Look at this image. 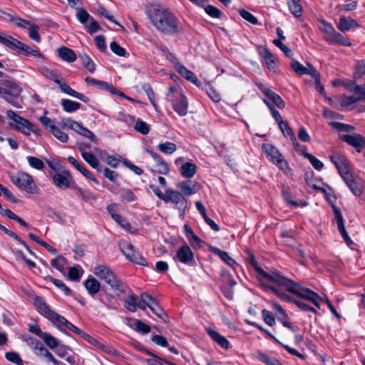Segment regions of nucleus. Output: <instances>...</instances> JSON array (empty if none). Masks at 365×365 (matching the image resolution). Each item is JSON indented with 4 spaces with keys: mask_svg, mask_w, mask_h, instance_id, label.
Here are the masks:
<instances>
[{
    "mask_svg": "<svg viewBox=\"0 0 365 365\" xmlns=\"http://www.w3.org/2000/svg\"><path fill=\"white\" fill-rule=\"evenodd\" d=\"M84 287L89 295L94 297L100 290L101 284L96 278L90 275L84 282Z\"/></svg>",
    "mask_w": 365,
    "mask_h": 365,
    "instance_id": "393cba45",
    "label": "nucleus"
},
{
    "mask_svg": "<svg viewBox=\"0 0 365 365\" xmlns=\"http://www.w3.org/2000/svg\"><path fill=\"white\" fill-rule=\"evenodd\" d=\"M145 14L152 24L159 31L173 35L182 32L178 25V19L168 9L158 4H150L145 8Z\"/></svg>",
    "mask_w": 365,
    "mask_h": 365,
    "instance_id": "f257e3e1",
    "label": "nucleus"
},
{
    "mask_svg": "<svg viewBox=\"0 0 365 365\" xmlns=\"http://www.w3.org/2000/svg\"><path fill=\"white\" fill-rule=\"evenodd\" d=\"M207 334L216 343H217L222 348L227 349L230 347L229 341L222 335L220 334L215 329L209 327L206 329Z\"/></svg>",
    "mask_w": 365,
    "mask_h": 365,
    "instance_id": "b1692460",
    "label": "nucleus"
},
{
    "mask_svg": "<svg viewBox=\"0 0 365 365\" xmlns=\"http://www.w3.org/2000/svg\"><path fill=\"white\" fill-rule=\"evenodd\" d=\"M262 148L270 162L274 164L285 175H289L290 174L291 168L288 162L284 159L277 148L271 144L264 143L262 145Z\"/></svg>",
    "mask_w": 365,
    "mask_h": 365,
    "instance_id": "39448f33",
    "label": "nucleus"
},
{
    "mask_svg": "<svg viewBox=\"0 0 365 365\" xmlns=\"http://www.w3.org/2000/svg\"><path fill=\"white\" fill-rule=\"evenodd\" d=\"M213 252L217 255L222 261L227 265L230 266L235 271L240 267V265L232 259L228 252L221 250L219 248H214Z\"/></svg>",
    "mask_w": 365,
    "mask_h": 365,
    "instance_id": "bb28decb",
    "label": "nucleus"
},
{
    "mask_svg": "<svg viewBox=\"0 0 365 365\" xmlns=\"http://www.w3.org/2000/svg\"><path fill=\"white\" fill-rule=\"evenodd\" d=\"M149 308L154 314L161 319L163 322L167 321L168 316L157 301L153 304H151Z\"/></svg>",
    "mask_w": 365,
    "mask_h": 365,
    "instance_id": "09e8293b",
    "label": "nucleus"
},
{
    "mask_svg": "<svg viewBox=\"0 0 365 365\" xmlns=\"http://www.w3.org/2000/svg\"><path fill=\"white\" fill-rule=\"evenodd\" d=\"M34 305L38 312L43 314L47 319H49L54 311L51 310L48 304L43 300L41 297H36L34 300Z\"/></svg>",
    "mask_w": 365,
    "mask_h": 365,
    "instance_id": "a878e982",
    "label": "nucleus"
},
{
    "mask_svg": "<svg viewBox=\"0 0 365 365\" xmlns=\"http://www.w3.org/2000/svg\"><path fill=\"white\" fill-rule=\"evenodd\" d=\"M249 257L247 260L249 263L254 267L257 274V279L261 284L267 290L270 291L269 286L277 287L276 284L280 279L282 274L274 268H266L263 269L260 267L255 260L254 255L248 251Z\"/></svg>",
    "mask_w": 365,
    "mask_h": 365,
    "instance_id": "f03ea898",
    "label": "nucleus"
},
{
    "mask_svg": "<svg viewBox=\"0 0 365 365\" xmlns=\"http://www.w3.org/2000/svg\"><path fill=\"white\" fill-rule=\"evenodd\" d=\"M276 286L279 289L283 287L287 292L294 294L310 302L314 301L315 299H320V297L317 292L311 290L309 288L302 287L299 284L297 283L291 279H289L283 274L278 280Z\"/></svg>",
    "mask_w": 365,
    "mask_h": 365,
    "instance_id": "7ed1b4c3",
    "label": "nucleus"
},
{
    "mask_svg": "<svg viewBox=\"0 0 365 365\" xmlns=\"http://www.w3.org/2000/svg\"><path fill=\"white\" fill-rule=\"evenodd\" d=\"M81 156L83 160L89 164V165L98 172L102 171V168L99 164V161L97 158L91 153L81 150Z\"/></svg>",
    "mask_w": 365,
    "mask_h": 365,
    "instance_id": "c85d7f7f",
    "label": "nucleus"
},
{
    "mask_svg": "<svg viewBox=\"0 0 365 365\" xmlns=\"http://www.w3.org/2000/svg\"><path fill=\"white\" fill-rule=\"evenodd\" d=\"M259 89L278 108L282 109L284 108L285 102L274 91L265 86L259 87Z\"/></svg>",
    "mask_w": 365,
    "mask_h": 365,
    "instance_id": "6ab92c4d",
    "label": "nucleus"
},
{
    "mask_svg": "<svg viewBox=\"0 0 365 365\" xmlns=\"http://www.w3.org/2000/svg\"><path fill=\"white\" fill-rule=\"evenodd\" d=\"M353 27H359L356 21L351 18H346L342 16L339 19V22L337 25V28L342 32L347 31Z\"/></svg>",
    "mask_w": 365,
    "mask_h": 365,
    "instance_id": "72a5a7b5",
    "label": "nucleus"
},
{
    "mask_svg": "<svg viewBox=\"0 0 365 365\" xmlns=\"http://www.w3.org/2000/svg\"><path fill=\"white\" fill-rule=\"evenodd\" d=\"M178 187L180 189L184 195L190 196L197 192L194 186H191L190 181L180 182L178 184Z\"/></svg>",
    "mask_w": 365,
    "mask_h": 365,
    "instance_id": "79ce46f5",
    "label": "nucleus"
},
{
    "mask_svg": "<svg viewBox=\"0 0 365 365\" xmlns=\"http://www.w3.org/2000/svg\"><path fill=\"white\" fill-rule=\"evenodd\" d=\"M282 195L284 200L290 207H297L299 206V203L298 202L292 200V193L288 187L283 189Z\"/></svg>",
    "mask_w": 365,
    "mask_h": 365,
    "instance_id": "4d7b16f0",
    "label": "nucleus"
},
{
    "mask_svg": "<svg viewBox=\"0 0 365 365\" xmlns=\"http://www.w3.org/2000/svg\"><path fill=\"white\" fill-rule=\"evenodd\" d=\"M138 297L134 295L133 294H129L124 299V307L128 311L131 312H135L137 309V302Z\"/></svg>",
    "mask_w": 365,
    "mask_h": 365,
    "instance_id": "4c0bfd02",
    "label": "nucleus"
},
{
    "mask_svg": "<svg viewBox=\"0 0 365 365\" xmlns=\"http://www.w3.org/2000/svg\"><path fill=\"white\" fill-rule=\"evenodd\" d=\"M105 282L110 286L113 292L118 293V294L125 293L128 287L126 284L121 281L115 274L105 281Z\"/></svg>",
    "mask_w": 365,
    "mask_h": 365,
    "instance_id": "aec40b11",
    "label": "nucleus"
},
{
    "mask_svg": "<svg viewBox=\"0 0 365 365\" xmlns=\"http://www.w3.org/2000/svg\"><path fill=\"white\" fill-rule=\"evenodd\" d=\"M6 93H2V98L11 103V98L17 97L22 91L21 88L14 81H9L6 83V88H3Z\"/></svg>",
    "mask_w": 365,
    "mask_h": 365,
    "instance_id": "a211bd4d",
    "label": "nucleus"
},
{
    "mask_svg": "<svg viewBox=\"0 0 365 365\" xmlns=\"http://www.w3.org/2000/svg\"><path fill=\"white\" fill-rule=\"evenodd\" d=\"M85 81L89 86L93 88L108 91L112 93H116L115 88L106 81L97 80L91 77H86L85 78ZM117 94L120 96H124V94L122 92H118Z\"/></svg>",
    "mask_w": 365,
    "mask_h": 365,
    "instance_id": "f3484780",
    "label": "nucleus"
},
{
    "mask_svg": "<svg viewBox=\"0 0 365 365\" xmlns=\"http://www.w3.org/2000/svg\"><path fill=\"white\" fill-rule=\"evenodd\" d=\"M59 57L66 62H73L76 59V54L75 52L67 47H61L58 49Z\"/></svg>",
    "mask_w": 365,
    "mask_h": 365,
    "instance_id": "f704fd0d",
    "label": "nucleus"
},
{
    "mask_svg": "<svg viewBox=\"0 0 365 365\" xmlns=\"http://www.w3.org/2000/svg\"><path fill=\"white\" fill-rule=\"evenodd\" d=\"M163 201L175 204L180 212V215L181 217L185 215V210L187 207V201L178 191L168 189L165 191Z\"/></svg>",
    "mask_w": 365,
    "mask_h": 365,
    "instance_id": "6e6552de",
    "label": "nucleus"
},
{
    "mask_svg": "<svg viewBox=\"0 0 365 365\" xmlns=\"http://www.w3.org/2000/svg\"><path fill=\"white\" fill-rule=\"evenodd\" d=\"M257 359L266 365H279L280 363V361L276 358L271 357L262 352L257 353Z\"/></svg>",
    "mask_w": 365,
    "mask_h": 365,
    "instance_id": "de8ad7c7",
    "label": "nucleus"
},
{
    "mask_svg": "<svg viewBox=\"0 0 365 365\" xmlns=\"http://www.w3.org/2000/svg\"><path fill=\"white\" fill-rule=\"evenodd\" d=\"M93 274L104 282L110 278L115 273L106 264H98L93 269Z\"/></svg>",
    "mask_w": 365,
    "mask_h": 365,
    "instance_id": "5701e85b",
    "label": "nucleus"
},
{
    "mask_svg": "<svg viewBox=\"0 0 365 365\" xmlns=\"http://www.w3.org/2000/svg\"><path fill=\"white\" fill-rule=\"evenodd\" d=\"M43 340L44 343L51 349L58 347V340L48 333H44L41 338Z\"/></svg>",
    "mask_w": 365,
    "mask_h": 365,
    "instance_id": "bf43d9fd",
    "label": "nucleus"
},
{
    "mask_svg": "<svg viewBox=\"0 0 365 365\" xmlns=\"http://www.w3.org/2000/svg\"><path fill=\"white\" fill-rule=\"evenodd\" d=\"M11 179L16 186L27 192L34 193L38 190L33 177L26 172H19Z\"/></svg>",
    "mask_w": 365,
    "mask_h": 365,
    "instance_id": "423d86ee",
    "label": "nucleus"
},
{
    "mask_svg": "<svg viewBox=\"0 0 365 365\" xmlns=\"http://www.w3.org/2000/svg\"><path fill=\"white\" fill-rule=\"evenodd\" d=\"M203 7L205 12L212 18L220 19L222 16V12L214 6L205 4Z\"/></svg>",
    "mask_w": 365,
    "mask_h": 365,
    "instance_id": "6e6d98bb",
    "label": "nucleus"
},
{
    "mask_svg": "<svg viewBox=\"0 0 365 365\" xmlns=\"http://www.w3.org/2000/svg\"><path fill=\"white\" fill-rule=\"evenodd\" d=\"M257 359L266 365H279L280 363V361L276 358L271 357L262 352L257 353Z\"/></svg>",
    "mask_w": 365,
    "mask_h": 365,
    "instance_id": "49530a36",
    "label": "nucleus"
},
{
    "mask_svg": "<svg viewBox=\"0 0 365 365\" xmlns=\"http://www.w3.org/2000/svg\"><path fill=\"white\" fill-rule=\"evenodd\" d=\"M68 160L73 165V166L79 170L86 178L89 179L92 182H95L96 184H98V180L93 176L91 173L88 171L87 169L81 166V165L73 158V156H69L68 158Z\"/></svg>",
    "mask_w": 365,
    "mask_h": 365,
    "instance_id": "7c9ffc66",
    "label": "nucleus"
},
{
    "mask_svg": "<svg viewBox=\"0 0 365 365\" xmlns=\"http://www.w3.org/2000/svg\"><path fill=\"white\" fill-rule=\"evenodd\" d=\"M29 31V37L37 43H40L41 39L38 34L39 26L36 24H32L28 29Z\"/></svg>",
    "mask_w": 365,
    "mask_h": 365,
    "instance_id": "338daca9",
    "label": "nucleus"
},
{
    "mask_svg": "<svg viewBox=\"0 0 365 365\" xmlns=\"http://www.w3.org/2000/svg\"><path fill=\"white\" fill-rule=\"evenodd\" d=\"M24 341L33 350L34 354L40 357L43 355L41 349H47L40 341L33 336H24Z\"/></svg>",
    "mask_w": 365,
    "mask_h": 365,
    "instance_id": "4be33fe9",
    "label": "nucleus"
},
{
    "mask_svg": "<svg viewBox=\"0 0 365 365\" xmlns=\"http://www.w3.org/2000/svg\"><path fill=\"white\" fill-rule=\"evenodd\" d=\"M175 68L180 74L181 76L185 78L187 81L192 82V83L197 85L198 80L193 72L188 70L185 66H184L181 63L177 64Z\"/></svg>",
    "mask_w": 365,
    "mask_h": 365,
    "instance_id": "c756f323",
    "label": "nucleus"
},
{
    "mask_svg": "<svg viewBox=\"0 0 365 365\" xmlns=\"http://www.w3.org/2000/svg\"><path fill=\"white\" fill-rule=\"evenodd\" d=\"M339 138L342 141L346 143L348 145L354 147L358 153L361 152L363 148H365V138L360 134L339 135Z\"/></svg>",
    "mask_w": 365,
    "mask_h": 365,
    "instance_id": "ddd939ff",
    "label": "nucleus"
},
{
    "mask_svg": "<svg viewBox=\"0 0 365 365\" xmlns=\"http://www.w3.org/2000/svg\"><path fill=\"white\" fill-rule=\"evenodd\" d=\"M142 89L144 91V92L148 96L152 106L155 108V109L157 110L158 106L155 101V93L154 91L151 87V86L149 83H144L142 86Z\"/></svg>",
    "mask_w": 365,
    "mask_h": 365,
    "instance_id": "864d4df0",
    "label": "nucleus"
},
{
    "mask_svg": "<svg viewBox=\"0 0 365 365\" xmlns=\"http://www.w3.org/2000/svg\"><path fill=\"white\" fill-rule=\"evenodd\" d=\"M76 19L78 21L83 24L86 25L88 21H89L91 19H92V16L88 14V12L83 8H76Z\"/></svg>",
    "mask_w": 365,
    "mask_h": 365,
    "instance_id": "c03bdc74",
    "label": "nucleus"
},
{
    "mask_svg": "<svg viewBox=\"0 0 365 365\" xmlns=\"http://www.w3.org/2000/svg\"><path fill=\"white\" fill-rule=\"evenodd\" d=\"M81 268L79 265L70 267L68 270V277L73 281H78L80 279Z\"/></svg>",
    "mask_w": 365,
    "mask_h": 365,
    "instance_id": "774afa93",
    "label": "nucleus"
},
{
    "mask_svg": "<svg viewBox=\"0 0 365 365\" xmlns=\"http://www.w3.org/2000/svg\"><path fill=\"white\" fill-rule=\"evenodd\" d=\"M52 183L58 188L66 190L73 184V178L67 170L56 173L51 177Z\"/></svg>",
    "mask_w": 365,
    "mask_h": 365,
    "instance_id": "9b49d317",
    "label": "nucleus"
},
{
    "mask_svg": "<svg viewBox=\"0 0 365 365\" xmlns=\"http://www.w3.org/2000/svg\"><path fill=\"white\" fill-rule=\"evenodd\" d=\"M5 357L8 361H9L16 365H23L24 364L23 360L21 359L19 354H18L17 352H14V351L6 352L5 354Z\"/></svg>",
    "mask_w": 365,
    "mask_h": 365,
    "instance_id": "e2e57ef3",
    "label": "nucleus"
},
{
    "mask_svg": "<svg viewBox=\"0 0 365 365\" xmlns=\"http://www.w3.org/2000/svg\"><path fill=\"white\" fill-rule=\"evenodd\" d=\"M160 151L165 154H173L177 150V145L172 142L160 143L158 145Z\"/></svg>",
    "mask_w": 365,
    "mask_h": 365,
    "instance_id": "37998d69",
    "label": "nucleus"
},
{
    "mask_svg": "<svg viewBox=\"0 0 365 365\" xmlns=\"http://www.w3.org/2000/svg\"><path fill=\"white\" fill-rule=\"evenodd\" d=\"M257 359L266 365H279L280 363V361L276 358L271 357L262 352L257 353Z\"/></svg>",
    "mask_w": 365,
    "mask_h": 365,
    "instance_id": "a18cd8bd",
    "label": "nucleus"
},
{
    "mask_svg": "<svg viewBox=\"0 0 365 365\" xmlns=\"http://www.w3.org/2000/svg\"><path fill=\"white\" fill-rule=\"evenodd\" d=\"M119 247L125 257L130 262L142 265L148 266L145 257L138 251L135 250L133 245L127 241L120 242Z\"/></svg>",
    "mask_w": 365,
    "mask_h": 365,
    "instance_id": "0eeeda50",
    "label": "nucleus"
},
{
    "mask_svg": "<svg viewBox=\"0 0 365 365\" xmlns=\"http://www.w3.org/2000/svg\"><path fill=\"white\" fill-rule=\"evenodd\" d=\"M303 156L308 159L312 164V165L317 170H321L322 168L324 167L323 163L317 159L315 156H314L312 154L303 152L302 153Z\"/></svg>",
    "mask_w": 365,
    "mask_h": 365,
    "instance_id": "3c124183",
    "label": "nucleus"
},
{
    "mask_svg": "<svg viewBox=\"0 0 365 365\" xmlns=\"http://www.w3.org/2000/svg\"><path fill=\"white\" fill-rule=\"evenodd\" d=\"M301 1L302 0H289L288 1L289 9L296 18H299L302 16L303 9Z\"/></svg>",
    "mask_w": 365,
    "mask_h": 365,
    "instance_id": "c9c22d12",
    "label": "nucleus"
},
{
    "mask_svg": "<svg viewBox=\"0 0 365 365\" xmlns=\"http://www.w3.org/2000/svg\"><path fill=\"white\" fill-rule=\"evenodd\" d=\"M261 55L264 58L269 68H272V64L275 62V57L274 55L267 48H264L261 52Z\"/></svg>",
    "mask_w": 365,
    "mask_h": 365,
    "instance_id": "0e129e2a",
    "label": "nucleus"
},
{
    "mask_svg": "<svg viewBox=\"0 0 365 365\" xmlns=\"http://www.w3.org/2000/svg\"><path fill=\"white\" fill-rule=\"evenodd\" d=\"M135 329L136 331L145 334L150 331V327L140 319L135 320Z\"/></svg>",
    "mask_w": 365,
    "mask_h": 365,
    "instance_id": "680f3d73",
    "label": "nucleus"
},
{
    "mask_svg": "<svg viewBox=\"0 0 365 365\" xmlns=\"http://www.w3.org/2000/svg\"><path fill=\"white\" fill-rule=\"evenodd\" d=\"M51 133L61 143H66L68 140V135L62 130V128L56 126Z\"/></svg>",
    "mask_w": 365,
    "mask_h": 365,
    "instance_id": "052dcab7",
    "label": "nucleus"
},
{
    "mask_svg": "<svg viewBox=\"0 0 365 365\" xmlns=\"http://www.w3.org/2000/svg\"><path fill=\"white\" fill-rule=\"evenodd\" d=\"M239 13L242 19L250 22V24L253 25H257L258 24L257 19L248 11L245 9H241Z\"/></svg>",
    "mask_w": 365,
    "mask_h": 365,
    "instance_id": "69168bd1",
    "label": "nucleus"
},
{
    "mask_svg": "<svg viewBox=\"0 0 365 365\" xmlns=\"http://www.w3.org/2000/svg\"><path fill=\"white\" fill-rule=\"evenodd\" d=\"M10 48L15 50L18 52L21 51L26 56L31 55L38 58H44L43 56L38 49L33 48L27 44H25L14 38L13 39Z\"/></svg>",
    "mask_w": 365,
    "mask_h": 365,
    "instance_id": "2eb2a0df",
    "label": "nucleus"
},
{
    "mask_svg": "<svg viewBox=\"0 0 365 365\" xmlns=\"http://www.w3.org/2000/svg\"><path fill=\"white\" fill-rule=\"evenodd\" d=\"M61 106L63 110L67 113H72L81 108V104L68 99H63L61 102Z\"/></svg>",
    "mask_w": 365,
    "mask_h": 365,
    "instance_id": "58836bf2",
    "label": "nucleus"
},
{
    "mask_svg": "<svg viewBox=\"0 0 365 365\" xmlns=\"http://www.w3.org/2000/svg\"><path fill=\"white\" fill-rule=\"evenodd\" d=\"M173 259L187 265H192L195 262L193 252L187 245L180 247L178 250Z\"/></svg>",
    "mask_w": 365,
    "mask_h": 365,
    "instance_id": "4468645a",
    "label": "nucleus"
},
{
    "mask_svg": "<svg viewBox=\"0 0 365 365\" xmlns=\"http://www.w3.org/2000/svg\"><path fill=\"white\" fill-rule=\"evenodd\" d=\"M269 287L270 288V291L280 299L296 304L297 307L304 312H312L315 314L317 313V311L314 308L302 302L294 299L291 296L281 290V289H279L277 287L269 286Z\"/></svg>",
    "mask_w": 365,
    "mask_h": 365,
    "instance_id": "1a4fd4ad",
    "label": "nucleus"
},
{
    "mask_svg": "<svg viewBox=\"0 0 365 365\" xmlns=\"http://www.w3.org/2000/svg\"><path fill=\"white\" fill-rule=\"evenodd\" d=\"M168 100L172 103L174 110L180 116L187 113L188 102L187 98L179 88L171 86L167 94Z\"/></svg>",
    "mask_w": 365,
    "mask_h": 365,
    "instance_id": "20e7f679",
    "label": "nucleus"
},
{
    "mask_svg": "<svg viewBox=\"0 0 365 365\" xmlns=\"http://www.w3.org/2000/svg\"><path fill=\"white\" fill-rule=\"evenodd\" d=\"M41 73L44 77H46V78H48L51 81H54L56 83H60V81L62 79L54 71H53L52 70H50L49 68H48L46 67L41 68Z\"/></svg>",
    "mask_w": 365,
    "mask_h": 365,
    "instance_id": "8fccbe9b",
    "label": "nucleus"
},
{
    "mask_svg": "<svg viewBox=\"0 0 365 365\" xmlns=\"http://www.w3.org/2000/svg\"><path fill=\"white\" fill-rule=\"evenodd\" d=\"M6 115L9 118L15 123V125H14L15 129L21 132L26 135H29V130H31V124L30 121L21 117L11 110H7Z\"/></svg>",
    "mask_w": 365,
    "mask_h": 365,
    "instance_id": "f8f14e48",
    "label": "nucleus"
},
{
    "mask_svg": "<svg viewBox=\"0 0 365 365\" xmlns=\"http://www.w3.org/2000/svg\"><path fill=\"white\" fill-rule=\"evenodd\" d=\"M135 130L143 135H147L150 131V125L138 118L135 122Z\"/></svg>",
    "mask_w": 365,
    "mask_h": 365,
    "instance_id": "13d9d810",
    "label": "nucleus"
},
{
    "mask_svg": "<svg viewBox=\"0 0 365 365\" xmlns=\"http://www.w3.org/2000/svg\"><path fill=\"white\" fill-rule=\"evenodd\" d=\"M331 161L335 165L344 180L346 178H350L352 176L350 172L349 162L344 156L339 154L333 155L331 156Z\"/></svg>",
    "mask_w": 365,
    "mask_h": 365,
    "instance_id": "9d476101",
    "label": "nucleus"
},
{
    "mask_svg": "<svg viewBox=\"0 0 365 365\" xmlns=\"http://www.w3.org/2000/svg\"><path fill=\"white\" fill-rule=\"evenodd\" d=\"M71 188L73 189L75 194L83 201H88L94 198L90 190L81 189V187H78L75 182H73Z\"/></svg>",
    "mask_w": 365,
    "mask_h": 365,
    "instance_id": "e433bc0d",
    "label": "nucleus"
},
{
    "mask_svg": "<svg viewBox=\"0 0 365 365\" xmlns=\"http://www.w3.org/2000/svg\"><path fill=\"white\" fill-rule=\"evenodd\" d=\"M26 160L32 168L41 170L45 167L43 162L36 157L29 155L26 157Z\"/></svg>",
    "mask_w": 365,
    "mask_h": 365,
    "instance_id": "603ef678",
    "label": "nucleus"
},
{
    "mask_svg": "<svg viewBox=\"0 0 365 365\" xmlns=\"http://www.w3.org/2000/svg\"><path fill=\"white\" fill-rule=\"evenodd\" d=\"M197 171L195 164L190 162L183 163L180 168V173L181 175L185 178H192Z\"/></svg>",
    "mask_w": 365,
    "mask_h": 365,
    "instance_id": "473e14b6",
    "label": "nucleus"
},
{
    "mask_svg": "<svg viewBox=\"0 0 365 365\" xmlns=\"http://www.w3.org/2000/svg\"><path fill=\"white\" fill-rule=\"evenodd\" d=\"M332 209L334 215V220L337 224V227L339 230V232L341 235L343 239L344 240L345 242L350 245L353 244L352 240L349 237L344 226V220L343 218L342 214L336 206L332 205Z\"/></svg>",
    "mask_w": 365,
    "mask_h": 365,
    "instance_id": "dca6fc26",
    "label": "nucleus"
},
{
    "mask_svg": "<svg viewBox=\"0 0 365 365\" xmlns=\"http://www.w3.org/2000/svg\"><path fill=\"white\" fill-rule=\"evenodd\" d=\"M60 86V88L62 92L72 96L76 98L84 103H88L89 101V98L85 95L80 93L73 88H71L68 84H67L63 79L60 81V83H58Z\"/></svg>",
    "mask_w": 365,
    "mask_h": 365,
    "instance_id": "412c9836",
    "label": "nucleus"
},
{
    "mask_svg": "<svg viewBox=\"0 0 365 365\" xmlns=\"http://www.w3.org/2000/svg\"><path fill=\"white\" fill-rule=\"evenodd\" d=\"M79 59L81 61L82 66L89 72L93 73L95 71V63L86 53H81L79 55Z\"/></svg>",
    "mask_w": 365,
    "mask_h": 365,
    "instance_id": "a19ab883",
    "label": "nucleus"
},
{
    "mask_svg": "<svg viewBox=\"0 0 365 365\" xmlns=\"http://www.w3.org/2000/svg\"><path fill=\"white\" fill-rule=\"evenodd\" d=\"M66 259L62 255H58L51 260V264L55 269L62 272L66 265Z\"/></svg>",
    "mask_w": 365,
    "mask_h": 365,
    "instance_id": "5fc2aeb1",
    "label": "nucleus"
},
{
    "mask_svg": "<svg viewBox=\"0 0 365 365\" xmlns=\"http://www.w3.org/2000/svg\"><path fill=\"white\" fill-rule=\"evenodd\" d=\"M279 125V129L282 132L283 135L288 138L289 137L291 140H292L293 143H297L296 137L294 134L293 130L289 125L287 121H283L282 123H280Z\"/></svg>",
    "mask_w": 365,
    "mask_h": 365,
    "instance_id": "ea45409f",
    "label": "nucleus"
},
{
    "mask_svg": "<svg viewBox=\"0 0 365 365\" xmlns=\"http://www.w3.org/2000/svg\"><path fill=\"white\" fill-rule=\"evenodd\" d=\"M84 339L86 340L90 344L94 345L97 348L100 349L105 353H107L109 354H113V355L115 354V351L111 346L101 344L98 340L93 338L91 336L88 335V334H86V335H84Z\"/></svg>",
    "mask_w": 365,
    "mask_h": 365,
    "instance_id": "2f4dec72",
    "label": "nucleus"
},
{
    "mask_svg": "<svg viewBox=\"0 0 365 365\" xmlns=\"http://www.w3.org/2000/svg\"><path fill=\"white\" fill-rule=\"evenodd\" d=\"M345 183L355 196H360L363 190V184L359 180H354L353 176L344 180Z\"/></svg>",
    "mask_w": 365,
    "mask_h": 365,
    "instance_id": "cd10ccee",
    "label": "nucleus"
}]
</instances>
